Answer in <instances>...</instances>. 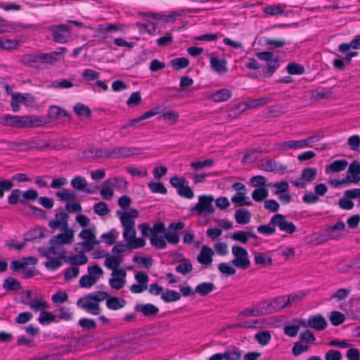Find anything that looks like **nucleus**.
I'll use <instances>...</instances> for the list:
<instances>
[{
  "label": "nucleus",
  "instance_id": "obj_16",
  "mask_svg": "<svg viewBox=\"0 0 360 360\" xmlns=\"http://www.w3.org/2000/svg\"><path fill=\"white\" fill-rule=\"evenodd\" d=\"M214 254V251L212 248L206 245H203L201 248L200 254L197 257L198 262L201 264L208 266L212 262V257Z\"/></svg>",
  "mask_w": 360,
  "mask_h": 360
},
{
  "label": "nucleus",
  "instance_id": "obj_34",
  "mask_svg": "<svg viewBox=\"0 0 360 360\" xmlns=\"http://www.w3.org/2000/svg\"><path fill=\"white\" fill-rule=\"evenodd\" d=\"M345 228V224L342 221H338L333 226L328 227L326 230L328 236L331 239H339L341 237V235L339 233H335V231L343 230Z\"/></svg>",
  "mask_w": 360,
  "mask_h": 360
},
{
  "label": "nucleus",
  "instance_id": "obj_28",
  "mask_svg": "<svg viewBox=\"0 0 360 360\" xmlns=\"http://www.w3.org/2000/svg\"><path fill=\"white\" fill-rule=\"evenodd\" d=\"M251 216V213L246 209H238L235 213V219L239 224H246L249 223Z\"/></svg>",
  "mask_w": 360,
  "mask_h": 360
},
{
  "label": "nucleus",
  "instance_id": "obj_55",
  "mask_svg": "<svg viewBox=\"0 0 360 360\" xmlns=\"http://www.w3.org/2000/svg\"><path fill=\"white\" fill-rule=\"evenodd\" d=\"M316 174L317 172L315 168H305L302 172V180H304L306 182H311L315 179Z\"/></svg>",
  "mask_w": 360,
  "mask_h": 360
},
{
  "label": "nucleus",
  "instance_id": "obj_45",
  "mask_svg": "<svg viewBox=\"0 0 360 360\" xmlns=\"http://www.w3.org/2000/svg\"><path fill=\"white\" fill-rule=\"evenodd\" d=\"M271 334L267 330L259 332L255 335V340L262 346L268 345L271 340Z\"/></svg>",
  "mask_w": 360,
  "mask_h": 360
},
{
  "label": "nucleus",
  "instance_id": "obj_50",
  "mask_svg": "<svg viewBox=\"0 0 360 360\" xmlns=\"http://www.w3.org/2000/svg\"><path fill=\"white\" fill-rule=\"evenodd\" d=\"M18 202L24 205L22 191L19 189H14L8 196V202L10 205H15Z\"/></svg>",
  "mask_w": 360,
  "mask_h": 360
},
{
  "label": "nucleus",
  "instance_id": "obj_58",
  "mask_svg": "<svg viewBox=\"0 0 360 360\" xmlns=\"http://www.w3.org/2000/svg\"><path fill=\"white\" fill-rule=\"evenodd\" d=\"M272 187L274 188V194L278 195L288 191L289 188V184L286 181H281L274 184Z\"/></svg>",
  "mask_w": 360,
  "mask_h": 360
},
{
  "label": "nucleus",
  "instance_id": "obj_56",
  "mask_svg": "<svg viewBox=\"0 0 360 360\" xmlns=\"http://www.w3.org/2000/svg\"><path fill=\"white\" fill-rule=\"evenodd\" d=\"M19 45V41L8 39H0V49L11 50L16 49Z\"/></svg>",
  "mask_w": 360,
  "mask_h": 360
},
{
  "label": "nucleus",
  "instance_id": "obj_36",
  "mask_svg": "<svg viewBox=\"0 0 360 360\" xmlns=\"http://www.w3.org/2000/svg\"><path fill=\"white\" fill-rule=\"evenodd\" d=\"M49 117L53 120H58L63 117H68V114L64 109L53 105L49 110Z\"/></svg>",
  "mask_w": 360,
  "mask_h": 360
},
{
  "label": "nucleus",
  "instance_id": "obj_42",
  "mask_svg": "<svg viewBox=\"0 0 360 360\" xmlns=\"http://www.w3.org/2000/svg\"><path fill=\"white\" fill-rule=\"evenodd\" d=\"M271 309L274 313L287 307L285 303V296L277 297L271 301Z\"/></svg>",
  "mask_w": 360,
  "mask_h": 360
},
{
  "label": "nucleus",
  "instance_id": "obj_60",
  "mask_svg": "<svg viewBox=\"0 0 360 360\" xmlns=\"http://www.w3.org/2000/svg\"><path fill=\"white\" fill-rule=\"evenodd\" d=\"M304 293L300 292L297 294L289 295L287 297L285 296V303L287 307H290L292 304H297L304 297Z\"/></svg>",
  "mask_w": 360,
  "mask_h": 360
},
{
  "label": "nucleus",
  "instance_id": "obj_13",
  "mask_svg": "<svg viewBox=\"0 0 360 360\" xmlns=\"http://www.w3.org/2000/svg\"><path fill=\"white\" fill-rule=\"evenodd\" d=\"M56 220H51L49 222V226L52 229H68V219L69 215L64 211H57L55 214Z\"/></svg>",
  "mask_w": 360,
  "mask_h": 360
},
{
  "label": "nucleus",
  "instance_id": "obj_57",
  "mask_svg": "<svg viewBox=\"0 0 360 360\" xmlns=\"http://www.w3.org/2000/svg\"><path fill=\"white\" fill-rule=\"evenodd\" d=\"M96 282L97 281L89 274L82 276L79 279V285L82 288H89Z\"/></svg>",
  "mask_w": 360,
  "mask_h": 360
},
{
  "label": "nucleus",
  "instance_id": "obj_32",
  "mask_svg": "<svg viewBox=\"0 0 360 360\" xmlns=\"http://www.w3.org/2000/svg\"><path fill=\"white\" fill-rule=\"evenodd\" d=\"M215 288V285L212 283L204 282L198 285L195 288V292L205 296L212 292Z\"/></svg>",
  "mask_w": 360,
  "mask_h": 360
},
{
  "label": "nucleus",
  "instance_id": "obj_64",
  "mask_svg": "<svg viewBox=\"0 0 360 360\" xmlns=\"http://www.w3.org/2000/svg\"><path fill=\"white\" fill-rule=\"evenodd\" d=\"M150 243L156 248L164 249L167 246V243L162 236L154 234L150 237Z\"/></svg>",
  "mask_w": 360,
  "mask_h": 360
},
{
  "label": "nucleus",
  "instance_id": "obj_30",
  "mask_svg": "<svg viewBox=\"0 0 360 360\" xmlns=\"http://www.w3.org/2000/svg\"><path fill=\"white\" fill-rule=\"evenodd\" d=\"M210 64L212 68L219 74H223L228 71L225 60H219L215 57H212L210 59Z\"/></svg>",
  "mask_w": 360,
  "mask_h": 360
},
{
  "label": "nucleus",
  "instance_id": "obj_43",
  "mask_svg": "<svg viewBox=\"0 0 360 360\" xmlns=\"http://www.w3.org/2000/svg\"><path fill=\"white\" fill-rule=\"evenodd\" d=\"M254 259L257 264H259L263 266H270L272 264L271 258L266 257V255L262 252H255Z\"/></svg>",
  "mask_w": 360,
  "mask_h": 360
},
{
  "label": "nucleus",
  "instance_id": "obj_48",
  "mask_svg": "<svg viewBox=\"0 0 360 360\" xmlns=\"http://www.w3.org/2000/svg\"><path fill=\"white\" fill-rule=\"evenodd\" d=\"M271 101V98L269 97H261L258 98H255L250 100L247 103V107L250 108H257L259 106H263L266 103Z\"/></svg>",
  "mask_w": 360,
  "mask_h": 360
},
{
  "label": "nucleus",
  "instance_id": "obj_39",
  "mask_svg": "<svg viewBox=\"0 0 360 360\" xmlns=\"http://www.w3.org/2000/svg\"><path fill=\"white\" fill-rule=\"evenodd\" d=\"M47 259V261L44 262V266L49 270L53 271L58 269L62 266L61 260L63 259L58 257H51V255H49V258Z\"/></svg>",
  "mask_w": 360,
  "mask_h": 360
},
{
  "label": "nucleus",
  "instance_id": "obj_2",
  "mask_svg": "<svg viewBox=\"0 0 360 360\" xmlns=\"http://www.w3.org/2000/svg\"><path fill=\"white\" fill-rule=\"evenodd\" d=\"M1 124L4 126H11L15 127H28L34 125L41 124V120H33L30 116H17L6 115L2 117Z\"/></svg>",
  "mask_w": 360,
  "mask_h": 360
},
{
  "label": "nucleus",
  "instance_id": "obj_9",
  "mask_svg": "<svg viewBox=\"0 0 360 360\" xmlns=\"http://www.w3.org/2000/svg\"><path fill=\"white\" fill-rule=\"evenodd\" d=\"M50 247H39L38 252L39 255L44 257L49 258V255H56L61 258L63 261L66 257L65 248L57 243H53L52 240H49Z\"/></svg>",
  "mask_w": 360,
  "mask_h": 360
},
{
  "label": "nucleus",
  "instance_id": "obj_6",
  "mask_svg": "<svg viewBox=\"0 0 360 360\" xmlns=\"http://www.w3.org/2000/svg\"><path fill=\"white\" fill-rule=\"evenodd\" d=\"M79 237L84 240L80 245L86 252L93 250L96 246L100 244V241L96 237L95 226L82 230Z\"/></svg>",
  "mask_w": 360,
  "mask_h": 360
},
{
  "label": "nucleus",
  "instance_id": "obj_21",
  "mask_svg": "<svg viewBox=\"0 0 360 360\" xmlns=\"http://www.w3.org/2000/svg\"><path fill=\"white\" fill-rule=\"evenodd\" d=\"M22 302L29 305L34 311H42L49 308V304L41 299L34 298V300H22Z\"/></svg>",
  "mask_w": 360,
  "mask_h": 360
},
{
  "label": "nucleus",
  "instance_id": "obj_15",
  "mask_svg": "<svg viewBox=\"0 0 360 360\" xmlns=\"http://www.w3.org/2000/svg\"><path fill=\"white\" fill-rule=\"evenodd\" d=\"M257 167L263 171L271 172L278 170H283L281 165H279L277 162L272 161L269 158L261 160L257 165Z\"/></svg>",
  "mask_w": 360,
  "mask_h": 360
},
{
  "label": "nucleus",
  "instance_id": "obj_17",
  "mask_svg": "<svg viewBox=\"0 0 360 360\" xmlns=\"http://www.w3.org/2000/svg\"><path fill=\"white\" fill-rule=\"evenodd\" d=\"M123 262V257L122 255H109L106 254L105 266L112 270V272L117 271L118 267Z\"/></svg>",
  "mask_w": 360,
  "mask_h": 360
},
{
  "label": "nucleus",
  "instance_id": "obj_24",
  "mask_svg": "<svg viewBox=\"0 0 360 360\" xmlns=\"http://www.w3.org/2000/svg\"><path fill=\"white\" fill-rule=\"evenodd\" d=\"M64 262L70 264L73 266H78L86 264L88 258L84 253H79L72 256H66Z\"/></svg>",
  "mask_w": 360,
  "mask_h": 360
},
{
  "label": "nucleus",
  "instance_id": "obj_47",
  "mask_svg": "<svg viewBox=\"0 0 360 360\" xmlns=\"http://www.w3.org/2000/svg\"><path fill=\"white\" fill-rule=\"evenodd\" d=\"M170 65L174 70L186 68L189 65V60L186 58H177L170 60Z\"/></svg>",
  "mask_w": 360,
  "mask_h": 360
},
{
  "label": "nucleus",
  "instance_id": "obj_61",
  "mask_svg": "<svg viewBox=\"0 0 360 360\" xmlns=\"http://www.w3.org/2000/svg\"><path fill=\"white\" fill-rule=\"evenodd\" d=\"M279 62L278 58L274 56L270 61H269L266 64V72L265 75L271 76L273 72L278 68Z\"/></svg>",
  "mask_w": 360,
  "mask_h": 360
},
{
  "label": "nucleus",
  "instance_id": "obj_41",
  "mask_svg": "<svg viewBox=\"0 0 360 360\" xmlns=\"http://www.w3.org/2000/svg\"><path fill=\"white\" fill-rule=\"evenodd\" d=\"M269 195L268 190L264 187L257 188L253 191L252 198L257 202H261Z\"/></svg>",
  "mask_w": 360,
  "mask_h": 360
},
{
  "label": "nucleus",
  "instance_id": "obj_23",
  "mask_svg": "<svg viewBox=\"0 0 360 360\" xmlns=\"http://www.w3.org/2000/svg\"><path fill=\"white\" fill-rule=\"evenodd\" d=\"M84 155L86 158H108V148H89Z\"/></svg>",
  "mask_w": 360,
  "mask_h": 360
},
{
  "label": "nucleus",
  "instance_id": "obj_1",
  "mask_svg": "<svg viewBox=\"0 0 360 360\" xmlns=\"http://www.w3.org/2000/svg\"><path fill=\"white\" fill-rule=\"evenodd\" d=\"M108 296V293L105 291L94 292L78 299L77 305L91 314L98 315L101 311L98 303L105 300Z\"/></svg>",
  "mask_w": 360,
  "mask_h": 360
},
{
  "label": "nucleus",
  "instance_id": "obj_14",
  "mask_svg": "<svg viewBox=\"0 0 360 360\" xmlns=\"http://www.w3.org/2000/svg\"><path fill=\"white\" fill-rule=\"evenodd\" d=\"M61 230L64 232L56 235L51 238V240H52V243H57L61 245L65 244H71L74 239V231L70 229Z\"/></svg>",
  "mask_w": 360,
  "mask_h": 360
},
{
  "label": "nucleus",
  "instance_id": "obj_22",
  "mask_svg": "<svg viewBox=\"0 0 360 360\" xmlns=\"http://www.w3.org/2000/svg\"><path fill=\"white\" fill-rule=\"evenodd\" d=\"M135 311L141 312L146 316H151L158 314L159 309L152 304H138L135 307Z\"/></svg>",
  "mask_w": 360,
  "mask_h": 360
},
{
  "label": "nucleus",
  "instance_id": "obj_8",
  "mask_svg": "<svg viewBox=\"0 0 360 360\" xmlns=\"http://www.w3.org/2000/svg\"><path fill=\"white\" fill-rule=\"evenodd\" d=\"M271 223L273 226L278 227L280 231L288 234L296 231L295 225L286 219V216L281 214H276L271 218Z\"/></svg>",
  "mask_w": 360,
  "mask_h": 360
},
{
  "label": "nucleus",
  "instance_id": "obj_11",
  "mask_svg": "<svg viewBox=\"0 0 360 360\" xmlns=\"http://www.w3.org/2000/svg\"><path fill=\"white\" fill-rule=\"evenodd\" d=\"M138 150L135 148L115 147L108 148V158L118 159L129 157Z\"/></svg>",
  "mask_w": 360,
  "mask_h": 360
},
{
  "label": "nucleus",
  "instance_id": "obj_44",
  "mask_svg": "<svg viewBox=\"0 0 360 360\" xmlns=\"http://www.w3.org/2000/svg\"><path fill=\"white\" fill-rule=\"evenodd\" d=\"M71 186L75 189L84 191L87 186V181L84 177L77 176L71 180Z\"/></svg>",
  "mask_w": 360,
  "mask_h": 360
},
{
  "label": "nucleus",
  "instance_id": "obj_10",
  "mask_svg": "<svg viewBox=\"0 0 360 360\" xmlns=\"http://www.w3.org/2000/svg\"><path fill=\"white\" fill-rule=\"evenodd\" d=\"M311 138H307L302 140H290L276 144V148L279 150L285 151L288 150H296L308 147L310 144Z\"/></svg>",
  "mask_w": 360,
  "mask_h": 360
},
{
  "label": "nucleus",
  "instance_id": "obj_49",
  "mask_svg": "<svg viewBox=\"0 0 360 360\" xmlns=\"http://www.w3.org/2000/svg\"><path fill=\"white\" fill-rule=\"evenodd\" d=\"M214 165V161L212 159H207L205 160H200L192 162L191 163V167L195 171L200 170L205 167H211Z\"/></svg>",
  "mask_w": 360,
  "mask_h": 360
},
{
  "label": "nucleus",
  "instance_id": "obj_5",
  "mask_svg": "<svg viewBox=\"0 0 360 360\" xmlns=\"http://www.w3.org/2000/svg\"><path fill=\"white\" fill-rule=\"evenodd\" d=\"M49 142H44L37 139L25 140L20 142H13L11 143V149L19 151H27L33 149L43 150L46 148H50Z\"/></svg>",
  "mask_w": 360,
  "mask_h": 360
},
{
  "label": "nucleus",
  "instance_id": "obj_3",
  "mask_svg": "<svg viewBox=\"0 0 360 360\" xmlns=\"http://www.w3.org/2000/svg\"><path fill=\"white\" fill-rule=\"evenodd\" d=\"M214 201V199L212 195H200L198 203L190 208V212H195L198 216H202L205 214H212L215 211L213 205Z\"/></svg>",
  "mask_w": 360,
  "mask_h": 360
},
{
  "label": "nucleus",
  "instance_id": "obj_26",
  "mask_svg": "<svg viewBox=\"0 0 360 360\" xmlns=\"http://www.w3.org/2000/svg\"><path fill=\"white\" fill-rule=\"evenodd\" d=\"M66 51H67V49L65 48L62 47V48H60V51H53L51 53H41L39 62L53 64L57 60V58H56L57 56L63 54V53H65Z\"/></svg>",
  "mask_w": 360,
  "mask_h": 360
},
{
  "label": "nucleus",
  "instance_id": "obj_27",
  "mask_svg": "<svg viewBox=\"0 0 360 360\" xmlns=\"http://www.w3.org/2000/svg\"><path fill=\"white\" fill-rule=\"evenodd\" d=\"M348 165V162L346 160H335L331 164L326 166V172H339L345 170Z\"/></svg>",
  "mask_w": 360,
  "mask_h": 360
},
{
  "label": "nucleus",
  "instance_id": "obj_40",
  "mask_svg": "<svg viewBox=\"0 0 360 360\" xmlns=\"http://www.w3.org/2000/svg\"><path fill=\"white\" fill-rule=\"evenodd\" d=\"M177 273L186 275L193 270V265L191 262L186 259H183L182 262L175 268Z\"/></svg>",
  "mask_w": 360,
  "mask_h": 360
},
{
  "label": "nucleus",
  "instance_id": "obj_53",
  "mask_svg": "<svg viewBox=\"0 0 360 360\" xmlns=\"http://www.w3.org/2000/svg\"><path fill=\"white\" fill-rule=\"evenodd\" d=\"M256 305H257L259 316L274 313L273 309H271V301L270 302L264 301V302L258 303Z\"/></svg>",
  "mask_w": 360,
  "mask_h": 360
},
{
  "label": "nucleus",
  "instance_id": "obj_62",
  "mask_svg": "<svg viewBox=\"0 0 360 360\" xmlns=\"http://www.w3.org/2000/svg\"><path fill=\"white\" fill-rule=\"evenodd\" d=\"M219 271L225 276H232L236 273V270L227 263H220L218 265Z\"/></svg>",
  "mask_w": 360,
  "mask_h": 360
},
{
  "label": "nucleus",
  "instance_id": "obj_63",
  "mask_svg": "<svg viewBox=\"0 0 360 360\" xmlns=\"http://www.w3.org/2000/svg\"><path fill=\"white\" fill-rule=\"evenodd\" d=\"M74 111L77 115L84 117H89L91 112L89 107L81 103H77L74 107Z\"/></svg>",
  "mask_w": 360,
  "mask_h": 360
},
{
  "label": "nucleus",
  "instance_id": "obj_7",
  "mask_svg": "<svg viewBox=\"0 0 360 360\" xmlns=\"http://www.w3.org/2000/svg\"><path fill=\"white\" fill-rule=\"evenodd\" d=\"M47 30L51 32L53 40L57 43H65L71 35V27L65 24L51 25Z\"/></svg>",
  "mask_w": 360,
  "mask_h": 360
},
{
  "label": "nucleus",
  "instance_id": "obj_4",
  "mask_svg": "<svg viewBox=\"0 0 360 360\" xmlns=\"http://www.w3.org/2000/svg\"><path fill=\"white\" fill-rule=\"evenodd\" d=\"M232 254L234 257L231 264L236 268L246 269L250 266V261L248 257V251L238 245H233L231 248Z\"/></svg>",
  "mask_w": 360,
  "mask_h": 360
},
{
  "label": "nucleus",
  "instance_id": "obj_59",
  "mask_svg": "<svg viewBox=\"0 0 360 360\" xmlns=\"http://www.w3.org/2000/svg\"><path fill=\"white\" fill-rule=\"evenodd\" d=\"M222 360H239L241 356L240 352L237 349L227 350L224 353H220Z\"/></svg>",
  "mask_w": 360,
  "mask_h": 360
},
{
  "label": "nucleus",
  "instance_id": "obj_20",
  "mask_svg": "<svg viewBox=\"0 0 360 360\" xmlns=\"http://www.w3.org/2000/svg\"><path fill=\"white\" fill-rule=\"evenodd\" d=\"M360 163L358 161H353L349 166L347 175L348 179L352 183H358L360 181Z\"/></svg>",
  "mask_w": 360,
  "mask_h": 360
},
{
  "label": "nucleus",
  "instance_id": "obj_35",
  "mask_svg": "<svg viewBox=\"0 0 360 360\" xmlns=\"http://www.w3.org/2000/svg\"><path fill=\"white\" fill-rule=\"evenodd\" d=\"M286 6L285 4L271 5L266 6L263 11L270 15H278L284 13Z\"/></svg>",
  "mask_w": 360,
  "mask_h": 360
},
{
  "label": "nucleus",
  "instance_id": "obj_37",
  "mask_svg": "<svg viewBox=\"0 0 360 360\" xmlns=\"http://www.w3.org/2000/svg\"><path fill=\"white\" fill-rule=\"evenodd\" d=\"M105 184L109 185L111 187L117 188L120 190H124L127 188V181L121 177H114L108 179Z\"/></svg>",
  "mask_w": 360,
  "mask_h": 360
},
{
  "label": "nucleus",
  "instance_id": "obj_54",
  "mask_svg": "<svg viewBox=\"0 0 360 360\" xmlns=\"http://www.w3.org/2000/svg\"><path fill=\"white\" fill-rule=\"evenodd\" d=\"M117 215L120 217L121 223L124 229L134 227L135 221L134 219L125 215L121 211H117Z\"/></svg>",
  "mask_w": 360,
  "mask_h": 360
},
{
  "label": "nucleus",
  "instance_id": "obj_52",
  "mask_svg": "<svg viewBox=\"0 0 360 360\" xmlns=\"http://www.w3.org/2000/svg\"><path fill=\"white\" fill-rule=\"evenodd\" d=\"M329 319L333 326H339L345 321V316L340 311H334L330 313Z\"/></svg>",
  "mask_w": 360,
  "mask_h": 360
},
{
  "label": "nucleus",
  "instance_id": "obj_33",
  "mask_svg": "<svg viewBox=\"0 0 360 360\" xmlns=\"http://www.w3.org/2000/svg\"><path fill=\"white\" fill-rule=\"evenodd\" d=\"M3 288L7 291H16L21 288V284L17 279L8 277L4 281Z\"/></svg>",
  "mask_w": 360,
  "mask_h": 360
},
{
  "label": "nucleus",
  "instance_id": "obj_25",
  "mask_svg": "<svg viewBox=\"0 0 360 360\" xmlns=\"http://www.w3.org/2000/svg\"><path fill=\"white\" fill-rule=\"evenodd\" d=\"M249 238H252L255 240L257 239V236L252 231L246 232V231H240L234 232L231 235V238L233 240H234L236 241H239V242L242 243L243 244L247 243Z\"/></svg>",
  "mask_w": 360,
  "mask_h": 360
},
{
  "label": "nucleus",
  "instance_id": "obj_29",
  "mask_svg": "<svg viewBox=\"0 0 360 360\" xmlns=\"http://www.w3.org/2000/svg\"><path fill=\"white\" fill-rule=\"evenodd\" d=\"M106 299V306L108 309L112 310H117L122 308L126 301L124 300H120L118 297L108 296Z\"/></svg>",
  "mask_w": 360,
  "mask_h": 360
},
{
  "label": "nucleus",
  "instance_id": "obj_38",
  "mask_svg": "<svg viewBox=\"0 0 360 360\" xmlns=\"http://www.w3.org/2000/svg\"><path fill=\"white\" fill-rule=\"evenodd\" d=\"M56 318L53 314L44 310L41 312L38 321L42 325H48L52 322H57Z\"/></svg>",
  "mask_w": 360,
  "mask_h": 360
},
{
  "label": "nucleus",
  "instance_id": "obj_12",
  "mask_svg": "<svg viewBox=\"0 0 360 360\" xmlns=\"http://www.w3.org/2000/svg\"><path fill=\"white\" fill-rule=\"evenodd\" d=\"M111 276L112 278L109 279V285L112 288L120 290L125 285L127 273L124 269L112 272Z\"/></svg>",
  "mask_w": 360,
  "mask_h": 360
},
{
  "label": "nucleus",
  "instance_id": "obj_18",
  "mask_svg": "<svg viewBox=\"0 0 360 360\" xmlns=\"http://www.w3.org/2000/svg\"><path fill=\"white\" fill-rule=\"evenodd\" d=\"M37 263V259L34 257H28L23 258L22 260H13L11 263V268L14 271H18L20 269H24L27 266L30 264H36Z\"/></svg>",
  "mask_w": 360,
  "mask_h": 360
},
{
  "label": "nucleus",
  "instance_id": "obj_46",
  "mask_svg": "<svg viewBox=\"0 0 360 360\" xmlns=\"http://www.w3.org/2000/svg\"><path fill=\"white\" fill-rule=\"evenodd\" d=\"M161 298L166 302H175L181 298V295L176 291L167 290L162 294Z\"/></svg>",
  "mask_w": 360,
  "mask_h": 360
},
{
  "label": "nucleus",
  "instance_id": "obj_19",
  "mask_svg": "<svg viewBox=\"0 0 360 360\" xmlns=\"http://www.w3.org/2000/svg\"><path fill=\"white\" fill-rule=\"evenodd\" d=\"M309 324L310 328L318 331L324 330L328 325L326 319L320 314L309 317Z\"/></svg>",
  "mask_w": 360,
  "mask_h": 360
},
{
  "label": "nucleus",
  "instance_id": "obj_31",
  "mask_svg": "<svg viewBox=\"0 0 360 360\" xmlns=\"http://www.w3.org/2000/svg\"><path fill=\"white\" fill-rule=\"evenodd\" d=\"M231 90L222 89L212 94L211 98L214 102H223L228 101L231 97Z\"/></svg>",
  "mask_w": 360,
  "mask_h": 360
},
{
  "label": "nucleus",
  "instance_id": "obj_51",
  "mask_svg": "<svg viewBox=\"0 0 360 360\" xmlns=\"http://www.w3.org/2000/svg\"><path fill=\"white\" fill-rule=\"evenodd\" d=\"M94 212L101 217L106 216L109 214L110 210L108 205L104 202H100L94 205Z\"/></svg>",
  "mask_w": 360,
  "mask_h": 360
}]
</instances>
